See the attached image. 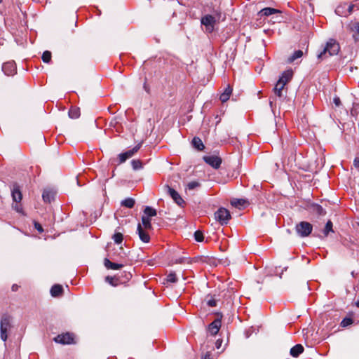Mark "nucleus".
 Listing matches in <instances>:
<instances>
[{
	"mask_svg": "<svg viewBox=\"0 0 359 359\" xmlns=\"http://www.w3.org/2000/svg\"><path fill=\"white\" fill-rule=\"evenodd\" d=\"M109 126L114 128L117 132H121V126L118 117H115L110 121Z\"/></svg>",
	"mask_w": 359,
	"mask_h": 359,
	"instance_id": "nucleus-25",
	"label": "nucleus"
},
{
	"mask_svg": "<svg viewBox=\"0 0 359 359\" xmlns=\"http://www.w3.org/2000/svg\"><path fill=\"white\" fill-rule=\"evenodd\" d=\"M293 76V72L291 69L285 71L278 81H282V83H284L285 85H286L292 78Z\"/></svg>",
	"mask_w": 359,
	"mask_h": 359,
	"instance_id": "nucleus-15",
	"label": "nucleus"
},
{
	"mask_svg": "<svg viewBox=\"0 0 359 359\" xmlns=\"http://www.w3.org/2000/svg\"><path fill=\"white\" fill-rule=\"evenodd\" d=\"M131 165L135 170H140L142 168V163L140 160H133L131 161Z\"/></svg>",
	"mask_w": 359,
	"mask_h": 359,
	"instance_id": "nucleus-35",
	"label": "nucleus"
},
{
	"mask_svg": "<svg viewBox=\"0 0 359 359\" xmlns=\"http://www.w3.org/2000/svg\"><path fill=\"white\" fill-rule=\"evenodd\" d=\"M348 29L351 32L353 33L352 37L354 41L356 43L359 41V22H351L348 25Z\"/></svg>",
	"mask_w": 359,
	"mask_h": 359,
	"instance_id": "nucleus-11",
	"label": "nucleus"
},
{
	"mask_svg": "<svg viewBox=\"0 0 359 359\" xmlns=\"http://www.w3.org/2000/svg\"><path fill=\"white\" fill-rule=\"evenodd\" d=\"M113 239L116 244H120L122 243L123 237V234L119 232H116L113 236Z\"/></svg>",
	"mask_w": 359,
	"mask_h": 359,
	"instance_id": "nucleus-36",
	"label": "nucleus"
},
{
	"mask_svg": "<svg viewBox=\"0 0 359 359\" xmlns=\"http://www.w3.org/2000/svg\"><path fill=\"white\" fill-rule=\"evenodd\" d=\"M333 224L330 220H328L325 224V226L323 231L324 237H327L330 232H333Z\"/></svg>",
	"mask_w": 359,
	"mask_h": 359,
	"instance_id": "nucleus-26",
	"label": "nucleus"
},
{
	"mask_svg": "<svg viewBox=\"0 0 359 359\" xmlns=\"http://www.w3.org/2000/svg\"><path fill=\"white\" fill-rule=\"evenodd\" d=\"M205 301L206 304L210 307H215L217 306V299L215 298V296L208 294L206 296Z\"/></svg>",
	"mask_w": 359,
	"mask_h": 359,
	"instance_id": "nucleus-28",
	"label": "nucleus"
},
{
	"mask_svg": "<svg viewBox=\"0 0 359 359\" xmlns=\"http://www.w3.org/2000/svg\"><path fill=\"white\" fill-rule=\"evenodd\" d=\"M203 158L207 164L215 169L219 168L222 162V158L216 155L205 156Z\"/></svg>",
	"mask_w": 359,
	"mask_h": 359,
	"instance_id": "nucleus-6",
	"label": "nucleus"
},
{
	"mask_svg": "<svg viewBox=\"0 0 359 359\" xmlns=\"http://www.w3.org/2000/svg\"><path fill=\"white\" fill-rule=\"evenodd\" d=\"M11 318L7 314L2 316L0 321V334L1 339L6 341L8 338V332L11 328Z\"/></svg>",
	"mask_w": 359,
	"mask_h": 359,
	"instance_id": "nucleus-2",
	"label": "nucleus"
},
{
	"mask_svg": "<svg viewBox=\"0 0 359 359\" xmlns=\"http://www.w3.org/2000/svg\"><path fill=\"white\" fill-rule=\"evenodd\" d=\"M104 266L108 269H113V270H118L121 269L123 265L121 264H117L111 262L109 259L107 258L104 259Z\"/></svg>",
	"mask_w": 359,
	"mask_h": 359,
	"instance_id": "nucleus-16",
	"label": "nucleus"
},
{
	"mask_svg": "<svg viewBox=\"0 0 359 359\" xmlns=\"http://www.w3.org/2000/svg\"><path fill=\"white\" fill-rule=\"evenodd\" d=\"M51 60V53L48 50L43 52L42 55V60L45 63H48Z\"/></svg>",
	"mask_w": 359,
	"mask_h": 359,
	"instance_id": "nucleus-37",
	"label": "nucleus"
},
{
	"mask_svg": "<svg viewBox=\"0 0 359 359\" xmlns=\"http://www.w3.org/2000/svg\"><path fill=\"white\" fill-rule=\"evenodd\" d=\"M137 231L139 237L142 241H143L144 243L149 242L150 236L147 233V231L143 229V228L140 224H138Z\"/></svg>",
	"mask_w": 359,
	"mask_h": 359,
	"instance_id": "nucleus-13",
	"label": "nucleus"
},
{
	"mask_svg": "<svg viewBox=\"0 0 359 359\" xmlns=\"http://www.w3.org/2000/svg\"><path fill=\"white\" fill-rule=\"evenodd\" d=\"M192 145L194 148H196L198 151H203L205 148V146L198 137H194L192 140Z\"/></svg>",
	"mask_w": 359,
	"mask_h": 359,
	"instance_id": "nucleus-20",
	"label": "nucleus"
},
{
	"mask_svg": "<svg viewBox=\"0 0 359 359\" xmlns=\"http://www.w3.org/2000/svg\"><path fill=\"white\" fill-rule=\"evenodd\" d=\"M280 13L281 12H280V10H278V9H276V8H270V7H266V8H264L262 9L258 13V15L260 16V17L270 16L271 15L276 14V13Z\"/></svg>",
	"mask_w": 359,
	"mask_h": 359,
	"instance_id": "nucleus-14",
	"label": "nucleus"
},
{
	"mask_svg": "<svg viewBox=\"0 0 359 359\" xmlns=\"http://www.w3.org/2000/svg\"><path fill=\"white\" fill-rule=\"evenodd\" d=\"M35 228L37 229L39 232H43V229L41 224L39 223H35Z\"/></svg>",
	"mask_w": 359,
	"mask_h": 359,
	"instance_id": "nucleus-49",
	"label": "nucleus"
},
{
	"mask_svg": "<svg viewBox=\"0 0 359 359\" xmlns=\"http://www.w3.org/2000/svg\"><path fill=\"white\" fill-rule=\"evenodd\" d=\"M354 11H355V9H354L353 4H347V7H346V12L347 13V16L351 15Z\"/></svg>",
	"mask_w": 359,
	"mask_h": 359,
	"instance_id": "nucleus-45",
	"label": "nucleus"
},
{
	"mask_svg": "<svg viewBox=\"0 0 359 359\" xmlns=\"http://www.w3.org/2000/svg\"><path fill=\"white\" fill-rule=\"evenodd\" d=\"M63 292L62 286L59 284H55L52 286L50 289V294L53 297H57L60 296Z\"/></svg>",
	"mask_w": 359,
	"mask_h": 359,
	"instance_id": "nucleus-17",
	"label": "nucleus"
},
{
	"mask_svg": "<svg viewBox=\"0 0 359 359\" xmlns=\"http://www.w3.org/2000/svg\"><path fill=\"white\" fill-rule=\"evenodd\" d=\"M221 327V320L216 319L208 325V332L212 335H215L218 333Z\"/></svg>",
	"mask_w": 359,
	"mask_h": 359,
	"instance_id": "nucleus-12",
	"label": "nucleus"
},
{
	"mask_svg": "<svg viewBox=\"0 0 359 359\" xmlns=\"http://www.w3.org/2000/svg\"><path fill=\"white\" fill-rule=\"evenodd\" d=\"M19 286L16 284H13L12 285V290L13 291H17L18 290Z\"/></svg>",
	"mask_w": 359,
	"mask_h": 359,
	"instance_id": "nucleus-53",
	"label": "nucleus"
},
{
	"mask_svg": "<svg viewBox=\"0 0 359 359\" xmlns=\"http://www.w3.org/2000/svg\"><path fill=\"white\" fill-rule=\"evenodd\" d=\"M221 344H222V341H221V340H219V339H218V340L216 341L215 344H216V346H217V348H219L220 347Z\"/></svg>",
	"mask_w": 359,
	"mask_h": 359,
	"instance_id": "nucleus-54",
	"label": "nucleus"
},
{
	"mask_svg": "<svg viewBox=\"0 0 359 359\" xmlns=\"http://www.w3.org/2000/svg\"><path fill=\"white\" fill-rule=\"evenodd\" d=\"M304 351V347L302 344H297L290 349V355L292 357H298Z\"/></svg>",
	"mask_w": 359,
	"mask_h": 359,
	"instance_id": "nucleus-18",
	"label": "nucleus"
},
{
	"mask_svg": "<svg viewBox=\"0 0 359 359\" xmlns=\"http://www.w3.org/2000/svg\"><path fill=\"white\" fill-rule=\"evenodd\" d=\"M121 276L123 277V279H121V281H119L120 283H125V282H127L129 280H130V278H132V273H130V272H127V271H123L122 273V275Z\"/></svg>",
	"mask_w": 359,
	"mask_h": 359,
	"instance_id": "nucleus-39",
	"label": "nucleus"
},
{
	"mask_svg": "<svg viewBox=\"0 0 359 359\" xmlns=\"http://www.w3.org/2000/svg\"><path fill=\"white\" fill-rule=\"evenodd\" d=\"M231 92H232V89L229 86L227 88H225L224 93H222L220 95L219 100H221V102H226L229 99Z\"/></svg>",
	"mask_w": 359,
	"mask_h": 359,
	"instance_id": "nucleus-22",
	"label": "nucleus"
},
{
	"mask_svg": "<svg viewBox=\"0 0 359 359\" xmlns=\"http://www.w3.org/2000/svg\"><path fill=\"white\" fill-rule=\"evenodd\" d=\"M303 55V51L301 50H297L294 52V53L287 59V62L289 63L293 62L295 60L300 58Z\"/></svg>",
	"mask_w": 359,
	"mask_h": 359,
	"instance_id": "nucleus-27",
	"label": "nucleus"
},
{
	"mask_svg": "<svg viewBox=\"0 0 359 359\" xmlns=\"http://www.w3.org/2000/svg\"><path fill=\"white\" fill-rule=\"evenodd\" d=\"M353 165L355 168H359V158H355L353 161Z\"/></svg>",
	"mask_w": 359,
	"mask_h": 359,
	"instance_id": "nucleus-51",
	"label": "nucleus"
},
{
	"mask_svg": "<svg viewBox=\"0 0 359 359\" xmlns=\"http://www.w3.org/2000/svg\"><path fill=\"white\" fill-rule=\"evenodd\" d=\"M13 208L18 212H22V208L20 203H15L13 204Z\"/></svg>",
	"mask_w": 359,
	"mask_h": 359,
	"instance_id": "nucleus-46",
	"label": "nucleus"
},
{
	"mask_svg": "<svg viewBox=\"0 0 359 359\" xmlns=\"http://www.w3.org/2000/svg\"><path fill=\"white\" fill-rule=\"evenodd\" d=\"M353 323V319L351 318H345L341 322V327H347Z\"/></svg>",
	"mask_w": 359,
	"mask_h": 359,
	"instance_id": "nucleus-41",
	"label": "nucleus"
},
{
	"mask_svg": "<svg viewBox=\"0 0 359 359\" xmlns=\"http://www.w3.org/2000/svg\"><path fill=\"white\" fill-rule=\"evenodd\" d=\"M105 281L107 283H108L109 284H110L111 285L115 287L118 285V283H120L119 281H121V276H108L105 278Z\"/></svg>",
	"mask_w": 359,
	"mask_h": 359,
	"instance_id": "nucleus-21",
	"label": "nucleus"
},
{
	"mask_svg": "<svg viewBox=\"0 0 359 359\" xmlns=\"http://www.w3.org/2000/svg\"><path fill=\"white\" fill-rule=\"evenodd\" d=\"M269 104H270L271 107V108H273V101H271V100H270V101H269Z\"/></svg>",
	"mask_w": 359,
	"mask_h": 359,
	"instance_id": "nucleus-55",
	"label": "nucleus"
},
{
	"mask_svg": "<svg viewBox=\"0 0 359 359\" xmlns=\"http://www.w3.org/2000/svg\"><path fill=\"white\" fill-rule=\"evenodd\" d=\"M2 71L7 76H13L16 73V65L14 61L4 62L2 65Z\"/></svg>",
	"mask_w": 359,
	"mask_h": 359,
	"instance_id": "nucleus-9",
	"label": "nucleus"
},
{
	"mask_svg": "<svg viewBox=\"0 0 359 359\" xmlns=\"http://www.w3.org/2000/svg\"><path fill=\"white\" fill-rule=\"evenodd\" d=\"M346 7L347 3L341 4L335 9L336 14L339 16L347 17Z\"/></svg>",
	"mask_w": 359,
	"mask_h": 359,
	"instance_id": "nucleus-19",
	"label": "nucleus"
},
{
	"mask_svg": "<svg viewBox=\"0 0 359 359\" xmlns=\"http://www.w3.org/2000/svg\"><path fill=\"white\" fill-rule=\"evenodd\" d=\"M333 102L337 107H339L341 105V100L339 97H335Z\"/></svg>",
	"mask_w": 359,
	"mask_h": 359,
	"instance_id": "nucleus-48",
	"label": "nucleus"
},
{
	"mask_svg": "<svg viewBox=\"0 0 359 359\" xmlns=\"http://www.w3.org/2000/svg\"><path fill=\"white\" fill-rule=\"evenodd\" d=\"M194 238L197 242H202L204 238L203 232L201 231H196L194 233Z\"/></svg>",
	"mask_w": 359,
	"mask_h": 359,
	"instance_id": "nucleus-40",
	"label": "nucleus"
},
{
	"mask_svg": "<svg viewBox=\"0 0 359 359\" xmlns=\"http://www.w3.org/2000/svg\"><path fill=\"white\" fill-rule=\"evenodd\" d=\"M339 43L335 40L330 39L327 42L322 51L318 54V58L322 60L326 58L327 55L329 56L335 55L339 53Z\"/></svg>",
	"mask_w": 359,
	"mask_h": 359,
	"instance_id": "nucleus-1",
	"label": "nucleus"
},
{
	"mask_svg": "<svg viewBox=\"0 0 359 359\" xmlns=\"http://www.w3.org/2000/svg\"><path fill=\"white\" fill-rule=\"evenodd\" d=\"M285 86V85L284 84V83H282V81H278L277 83L275 85V87H274L273 90H283Z\"/></svg>",
	"mask_w": 359,
	"mask_h": 359,
	"instance_id": "nucleus-43",
	"label": "nucleus"
},
{
	"mask_svg": "<svg viewBox=\"0 0 359 359\" xmlns=\"http://www.w3.org/2000/svg\"><path fill=\"white\" fill-rule=\"evenodd\" d=\"M135 201L132 198H127L121 201V205L128 208H132L134 207Z\"/></svg>",
	"mask_w": 359,
	"mask_h": 359,
	"instance_id": "nucleus-29",
	"label": "nucleus"
},
{
	"mask_svg": "<svg viewBox=\"0 0 359 359\" xmlns=\"http://www.w3.org/2000/svg\"><path fill=\"white\" fill-rule=\"evenodd\" d=\"M231 205L236 208H240L245 205L247 203V201L245 199H233L231 202Z\"/></svg>",
	"mask_w": 359,
	"mask_h": 359,
	"instance_id": "nucleus-33",
	"label": "nucleus"
},
{
	"mask_svg": "<svg viewBox=\"0 0 359 359\" xmlns=\"http://www.w3.org/2000/svg\"><path fill=\"white\" fill-rule=\"evenodd\" d=\"M166 280H167L168 282H170V283H177V278L176 273L175 272L170 273L167 276Z\"/></svg>",
	"mask_w": 359,
	"mask_h": 359,
	"instance_id": "nucleus-38",
	"label": "nucleus"
},
{
	"mask_svg": "<svg viewBox=\"0 0 359 359\" xmlns=\"http://www.w3.org/2000/svg\"><path fill=\"white\" fill-rule=\"evenodd\" d=\"M168 189V193L172 198V200L180 206H182L184 203V201L182 199L181 196L178 194L177 191H175L172 187L168 185L166 186Z\"/></svg>",
	"mask_w": 359,
	"mask_h": 359,
	"instance_id": "nucleus-10",
	"label": "nucleus"
},
{
	"mask_svg": "<svg viewBox=\"0 0 359 359\" xmlns=\"http://www.w3.org/2000/svg\"><path fill=\"white\" fill-rule=\"evenodd\" d=\"M210 353L207 352L204 355L202 356L201 359H210Z\"/></svg>",
	"mask_w": 359,
	"mask_h": 359,
	"instance_id": "nucleus-52",
	"label": "nucleus"
},
{
	"mask_svg": "<svg viewBox=\"0 0 359 359\" xmlns=\"http://www.w3.org/2000/svg\"><path fill=\"white\" fill-rule=\"evenodd\" d=\"M313 230V226L308 222L302 221L297 224L295 231L299 236L304 238L309 236Z\"/></svg>",
	"mask_w": 359,
	"mask_h": 359,
	"instance_id": "nucleus-3",
	"label": "nucleus"
},
{
	"mask_svg": "<svg viewBox=\"0 0 359 359\" xmlns=\"http://www.w3.org/2000/svg\"><path fill=\"white\" fill-rule=\"evenodd\" d=\"M356 306L359 308V301H357L355 303Z\"/></svg>",
	"mask_w": 359,
	"mask_h": 359,
	"instance_id": "nucleus-56",
	"label": "nucleus"
},
{
	"mask_svg": "<svg viewBox=\"0 0 359 359\" xmlns=\"http://www.w3.org/2000/svg\"><path fill=\"white\" fill-rule=\"evenodd\" d=\"M144 213L145 215H144L145 217H148L149 218H150L151 217L156 216L157 214V212L154 208H153L150 206H147L144 208Z\"/></svg>",
	"mask_w": 359,
	"mask_h": 359,
	"instance_id": "nucleus-30",
	"label": "nucleus"
},
{
	"mask_svg": "<svg viewBox=\"0 0 359 359\" xmlns=\"http://www.w3.org/2000/svg\"><path fill=\"white\" fill-rule=\"evenodd\" d=\"M68 114H69V116L71 118H77L80 116V109L79 108L72 107L69 110Z\"/></svg>",
	"mask_w": 359,
	"mask_h": 359,
	"instance_id": "nucleus-32",
	"label": "nucleus"
},
{
	"mask_svg": "<svg viewBox=\"0 0 359 359\" xmlns=\"http://www.w3.org/2000/svg\"><path fill=\"white\" fill-rule=\"evenodd\" d=\"M42 198L44 202L50 203L54 198V194L50 190H44L42 194Z\"/></svg>",
	"mask_w": 359,
	"mask_h": 359,
	"instance_id": "nucleus-23",
	"label": "nucleus"
},
{
	"mask_svg": "<svg viewBox=\"0 0 359 359\" xmlns=\"http://www.w3.org/2000/svg\"><path fill=\"white\" fill-rule=\"evenodd\" d=\"M127 159H128V158L125 152H123L118 155L119 163H124Z\"/></svg>",
	"mask_w": 359,
	"mask_h": 359,
	"instance_id": "nucleus-44",
	"label": "nucleus"
},
{
	"mask_svg": "<svg viewBox=\"0 0 359 359\" xmlns=\"http://www.w3.org/2000/svg\"><path fill=\"white\" fill-rule=\"evenodd\" d=\"M353 4L354 6L355 11H358L359 10V0L355 1L354 3H353Z\"/></svg>",
	"mask_w": 359,
	"mask_h": 359,
	"instance_id": "nucleus-50",
	"label": "nucleus"
},
{
	"mask_svg": "<svg viewBox=\"0 0 359 359\" xmlns=\"http://www.w3.org/2000/svg\"><path fill=\"white\" fill-rule=\"evenodd\" d=\"M11 196L13 202L20 203L22 199V194L20 185L14 182L11 188Z\"/></svg>",
	"mask_w": 359,
	"mask_h": 359,
	"instance_id": "nucleus-7",
	"label": "nucleus"
},
{
	"mask_svg": "<svg viewBox=\"0 0 359 359\" xmlns=\"http://www.w3.org/2000/svg\"><path fill=\"white\" fill-rule=\"evenodd\" d=\"M273 91H274L275 95L277 96L278 97H279L280 99H283L285 97V95L283 93V90H273Z\"/></svg>",
	"mask_w": 359,
	"mask_h": 359,
	"instance_id": "nucleus-47",
	"label": "nucleus"
},
{
	"mask_svg": "<svg viewBox=\"0 0 359 359\" xmlns=\"http://www.w3.org/2000/svg\"><path fill=\"white\" fill-rule=\"evenodd\" d=\"M312 211L313 212L318 215L323 216L325 215L326 214L325 210L320 205L318 204H313L312 205Z\"/></svg>",
	"mask_w": 359,
	"mask_h": 359,
	"instance_id": "nucleus-24",
	"label": "nucleus"
},
{
	"mask_svg": "<svg viewBox=\"0 0 359 359\" xmlns=\"http://www.w3.org/2000/svg\"><path fill=\"white\" fill-rule=\"evenodd\" d=\"M142 223L144 228L146 230L152 229V225L151 223V218H149L148 217H145L144 215H143L142 217Z\"/></svg>",
	"mask_w": 359,
	"mask_h": 359,
	"instance_id": "nucleus-31",
	"label": "nucleus"
},
{
	"mask_svg": "<svg viewBox=\"0 0 359 359\" xmlns=\"http://www.w3.org/2000/svg\"><path fill=\"white\" fill-rule=\"evenodd\" d=\"M200 183L196 182V181H192V182H190L188 183L187 184V188L189 189V190H193L197 187H200Z\"/></svg>",
	"mask_w": 359,
	"mask_h": 359,
	"instance_id": "nucleus-42",
	"label": "nucleus"
},
{
	"mask_svg": "<svg viewBox=\"0 0 359 359\" xmlns=\"http://www.w3.org/2000/svg\"><path fill=\"white\" fill-rule=\"evenodd\" d=\"M142 144H138L135 147H134L132 149H130L127 151H126V154H127V156L128 158H131L135 153L138 151V150L140 149Z\"/></svg>",
	"mask_w": 359,
	"mask_h": 359,
	"instance_id": "nucleus-34",
	"label": "nucleus"
},
{
	"mask_svg": "<svg viewBox=\"0 0 359 359\" xmlns=\"http://www.w3.org/2000/svg\"><path fill=\"white\" fill-rule=\"evenodd\" d=\"M201 24L205 26V31L208 33H212L214 30L215 25L216 22L215 18L212 15H205L201 18Z\"/></svg>",
	"mask_w": 359,
	"mask_h": 359,
	"instance_id": "nucleus-5",
	"label": "nucleus"
},
{
	"mask_svg": "<svg viewBox=\"0 0 359 359\" xmlns=\"http://www.w3.org/2000/svg\"><path fill=\"white\" fill-rule=\"evenodd\" d=\"M2 0H0V4L1 3Z\"/></svg>",
	"mask_w": 359,
	"mask_h": 359,
	"instance_id": "nucleus-57",
	"label": "nucleus"
},
{
	"mask_svg": "<svg viewBox=\"0 0 359 359\" xmlns=\"http://www.w3.org/2000/svg\"><path fill=\"white\" fill-rule=\"evenodd\" d=\"M54 340L55 342L62 344H71L74 343V335L69 332L57 335Z\"/></svg>",
	"mask_w": 359,
	"mask_h": 359,
	"instance_id": "nucleus-8",
	"label": "nucleus"
},
{
	"mask_svg": "<svg viewBox=\"0 0 359 359\" xmlns=\"http://www.w3.org/2000/svg\"><path fill=\"white\" fill-rule=\"evenodd\" d=\"M215 218L220 224L224 225L229 222L231 219V215L227 209L220 208L215 212Z\"/></svg>",
	"mask_w": 359,
	"mask_h": 359,
	"instance_id": "nucleus-4",
	"label": "nucleus"
}]
</instances>
